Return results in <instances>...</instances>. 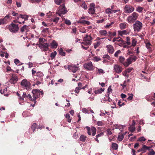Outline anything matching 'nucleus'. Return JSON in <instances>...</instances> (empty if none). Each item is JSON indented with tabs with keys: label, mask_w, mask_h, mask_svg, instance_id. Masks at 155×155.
<instances>
[{
	"label": "nucleus",
	"mask_w": 155,
	"mask_h": 155,
	"mask_svg": "<svg viewBox=\"0 0 155 155\" xmlns=\"http://www.w3.org/2000/svg\"><path fill=\"white\" fill-rule=\"evenodd\" d=\"M132 56L131 55L126 60V61H125V58L122 56L119 57V60L120 63L123 64L125 67H128L130 64L132 63V61H135L137 59L136 56H134L132 57Z\"/></svg>",
	"instance_id": "f257e3e1"
},
{
	"label": "nucleus",
	"mask_w": 155,
	"mask_h": 155,
	"mask_svg": "<svg viewBox=\"0 0 155 155\" xmlns=\"http://www.w3.org/2000/svg\"><path fill=\"white\" fill-rule=\"evenodd\" d=\"M32 74L33 76H35V80H37L39 81L43 80L44 75L42 72L40 71L36 72V71H35L34 69H33L32 70Z\"/></svg>",
	"instance_id": "f03ea898"
},
{
	"label": "nucleus",
	"mask_w": 155,
	"mask_h": 155,
	"mask_svg": "<svg viewBox=\"0 0 155 155\" xmlns=\"http://www.w3.org/2000/svg\"><path fill=\"white\" fill-rule=\"evenodd\" d=\"M138 16V13L134 12L127 17V20L129 23H133L137 19Z\"/></svg>",
	"instance_id": "7ed1b4c3"
},
{
	"label": "nucleus",
	"mask_w": 155,
	"mask_h": 155,
	"mask_svg": "<svg viewBox=\"0 0 155 155\" xmlns=\"http://www.w3.org/2000/svg\"><path fill=\"white\" fill-rule=\"evenodd\" d=\"M92 38L89 35H86V36L83 38V42L81 44L86 46L90 45L92 43Z\"/></svg>",
	"instance_id": "20e7f679"
},
{
	"label": "nucleus",
	"mask_w": 155,
	"mask_h": 155,
	"mask_svg": "<svg viewBox=\"0 0 155 155\" xmlns=\"http://www.w3.org/2000/svg\"><path fill=\"white\" fill-rule=\"evenodd\" d=\"M68 11L65 8L64 4L60 5L58 8V12H56V14L59 16L61 17L62 15L65 14Z\"/></svg>",
	"instance_id": "39448f33"
},
{
	"label": "nucleus",
	"mask_w": 155,
	"mask_h": 155,
	"mask_svg": "<svg viewBox=\"0 0 155 155\" xmlns=\"http://www.w3.org/2000/svg\"><path fill=\"white\" fill-rule=\"evenodd\" d=\"M133 27L134 31L139 32L143 27L142 23L140 21H137L134 24Z\"/></svg>",
	"instance_id": "423d86ee"
},
{
	"label": "nucleus",
	"mask_w": 155,
	"mask_h": 155,
	"mask_svg": "<svg viewBox=\"0 0 155 155\" xmlns=\"http://www.w3.org/2000/svg\"><path fill=\"white\" fill-rule=\"evenodd\" d=\"M21 84L23 88L27 90H29L31 87L30 83L26 79L23 80L21 82Z\"/></svg>",
	"instance_id": "0eeeda50"
},
{
	"label": "nucleus",
	"mask_w": 155,
	"mask_h": 155,
	"mask_svg": "<svg viewBox=\"0 0 155 155\" xmlns=\"http://www.w3.org/2000/svg\"><path fill=\"white\" fill-rule=\"evenodd\" d=\"M32 93L33 94V97L35 98V101L37 98L40 97V94L42 97L44 94L42 91H40L37 89H33L32 91Z\"/></svg>",
	"instance_id": "6e6552de"
},
{
	"label": "nucleus",
	"mask_w": 155,
	"mask_h": 155,
	"mask_svg": "<svg viewBox=\"0 0 155 155\" xmlns=\"http://www.w3.org/2000/svg\"><path fill=\"white\" fill-rule=\"evenodd\" d=\"M19 27L18 24L12 23L9 25L8 26V29L11 32L13 33H16L18 32L19 30Z\"/></svg>",
	"instance_id": "1a4fd4ad"
},
{
	"label": "nucleus",
	"mask_w": 155,
	"mask_h": 155,
	"mask_svg": "<svg viewBox=\"0 0 155 155\" xmlns=\"http://www.w3.org/2000/svg\"><path fill=\"white\" fill-rule=\"evenodd\" d=\"M86 128L87 129V132L89 135H91V134L92 136H94L96 135L97 129L95 127H86Z\"/></svg>",
	"instance_id": "9d476101"
},
{
	"label": "nucleus",
	"mask_w": 155,
	"mask_h": 155,
	"mask_svg": "<svg viewBox=\"0 0 155 155\" xmlns=\"http://www.w3.org/2000/svg\"><path fill=\"white\" fill-rule=\"evenodd\" d=\"M134 8L130 5H126L124 8V12L126 14H130L133 12Z\"/></svg>",
	"instance_id": "9b49d317"
},
{
	"label": "nucleus",
	"mask_w": 155,
	"mask_h": 155,
	"mask_svg": "<svg viewBox=\"0 0 155 155\" xmlns=\"http://www.w3.org/2000/svg\"><path fill=\"white\" fill-rule=\"evenodd\" d=\"M84 67L86 69L89 71L93 70L94 69V67L91 61L84 64Z\"/></svg>",
	"instance_id": "f8f14e48"
},
{
	"label": "nucleus",
	"mask_w": 155,
	"mask_h": 155,
	"mask_svg": "<svg viewBox=\"0 0 155 155\" xmlns=\"http://www.w3.org/2000/svg\"><path fill=\"white\" fill-rule=\"evenodd\" d=\"M49 44L48 43H45L39 46L41 48L42 51H47L49 49Z\"/></svg>",
	"instance_id": "ddd939ff"
},
{
	"label": "nucleus",
	"mask_w": 155,
	"mask_h": 155,
	"mask_svg": "<svg viewBox=\"0 0 155 155\" xmlns=\"http://www.w3.org/2000/svg\"><path fill=\"white\" fill-rule=\"evenodd\" d=\"M10 20L9 15H6L4 18L0 19V25H4L7 23Z\"/></svg>",
	"instance_id": "4468645a"
},
{
	"label": "nucleus",
	"mask_w": 155,
	"mask_h": 155,
	"mask_svg": "<svg viewBox=\"0 0 155 155\" xmlns=\"http://www.w3.org/2000/svg\"><path fill=\"white\" fill-rule=\"evenodd\" d=\"M18 80V78L17 76L15 74H13L12 75L9 82L12 84H15L17 82Z\"/></svg>",
	"instance_id": "2eb2a0df"
},
{
	"label": "nucleus",
	"mask_w": 155,
	"mask_h": 155,
	"mask_svg": "<svg viewBox=\"0 0 155 155\" xmlns=\"http://www.w3.org/2000/svg\"><path fill=\"white\" fill-rule=\"evenodd\" d=\"M95 4L94 3H91L90 5L89 8L88 9V12L91 14L95 13Z\"/></svg>",
	"instance_id": "dca6fc26"
},
{
	"label": "nucleus",
	"mask_w": 155,
	"mask_h": 155,
	"mask_svg": "<svg viewBox=\"0 0 155 155\" xmlns=\"http://www.w3.org/2000/svg\"><path fill=\"white\" fill-rule=\"evenodd\" d=\"M68 69L70 71H71L73 73H75L78 70V68L75 65L71 64L68 66Z\"/></svg>",
	"instance_id": "f3484780"
},
{
	"label": "nucleus",
	"mask_w": 155,
	"mask_h": 155,
	"mask_svg": "<svg viewBox=\"0 0 155 155\" xmlns=\"http://www.w3.org/2000/svg\"><path fill=\"white\" fill-rule=\"evenodd\" d=\"M115 72L118 74L120 73L122 71L123 68L120 66L118 64H115L114 67Z\"/></svg>",
	"instance_id": "a211bd4d"
},
{
	"label": "nucleus",
	"mask_w": 155,
	"mask_h": 155,
	"mask_svg": "<svg viewBox=\"0 0 155 155\" xmlns=\"http://www.w3.org/2000/svg\"><path fill=\"white\" fill-rule=\"evenodd\" d=\"M107 49V52L110 54H113L114 51L113 47L110 45H107L106 46Z\"/></svg>",
	"instance_id": "6ab92c4d"
},
{
	"label": "nucleus",
	"mask_w": 155,
	"mask_h": 155,
	"mask_svg": "<svg viewBox=\"0 0 155 155\" xmlns=\"http://www.w3.org/2000/svg\"><path fill=\"white\" fill-rule=\"evenodd\" d=\"M78 23L82 24L84 25H89L91 24V23L89 21L86 20H80L78 21Z\"/></svg>",
	"instance_id": "aec40b11"
},
{
	"label": "nucleus",
	"mask_w": 155,
	"mask_h": 155,
	"mask_svg": "<svg viewBox=\"0 0 155 155\" xmlns=\"http://www.w3.org/2000/svg\"><path fill=\"white\" fill-rule=\"evenodd\" d=\"M128 26V25L127 23H122L119 24V27L121 29H124L126 28Z\"/></svg>",
	"instance_id": "412c9836"
},
{
	"label": "nucleus",
	"mask_w": 155,
	"mask_h": 155,
	"mask_svg": "<svg viewBox=\"0 0 155 155\" xmlns=\"http://www.w3.org/2000/svg\"><path fill=\"white\" fill-rule=\"evenodd\" d=\"M104 88H101L100 89H95L94 91V92L95 94H100L102 93V92L104 91Z\"/></svg>",
	"instance_id": "4be33fe9"
},
{
	"label": "nucleus",
	"mask_w": 155,
	"mask_h": 155,
	"mask_svg": "<svg viewBox=\"0 0 155 155\" xmlns=\"http://www.w3.org/2000/svg\"><path fill=\"white\" fill-rule=\"evenodd\" d=\"M119 35L122 36L123 35H127L128 33V31L127 30L123 31H119L117 32Z\"/></svg>",
	"instance_id": "5701e85b"
},
{
	"label": "nucleus",
	"mask_w": 155,
	"mask_h": 155,
	"mask_svg": "<svg viewBox=\"0 0 155 155\" xmlns=\"http://www.w3.org/2000/svg\"><path fill=\"white\" fill-rule=\"evenodd\" d=\"M100 34L102 36H106L107 35V32L106 30H102L99 31Z\"/></svg>",
	"instance_id": "b1692460"
},
{
	"label": "nucleus",
	"mask_w": 155,
	"mask_h": 155,
	"mask_svg": "<svg viewBox=\"0 0 155 155\" xmlns=\"http://www.w3.org/2000/svg\"><path fill=\"white\" fill-rule=\"evenodd\" d=\"M50 44L52 48H56L58 45V43L54 40Z\"/></svg>",
	"instance_id": "393cba45"
},
{
	"label": "nucleus",
	"mask_w": 155,
	"mask_h": 155,
	"mask_svg": "<svg viewBox=\"0 0 155 155\" xmlns=\"http://www.w3.org/2000/svg\"><path fill=\"white\" fill-rule=\"evenodd\" d=\"M104 134V133L103 132H101L99 134H97L96 136V138H94L95 141L97 143H99V140L98 139V138L103 136Z\"/></svg>",
	"instance_id": "a878e982"
},
{
	"label": "nucleus",
	"mask_w": 155,
	"mask_h": 155,
	"mask_svg": "<svg viewBox=\"0 0 155 155\" xmlns=\"http://www.w3.org/2000/svg\"><path fill=\"white\" fill-rule=\"evenodd\" d=\"M28 27V26L25 25H24L21 29H20V31L21 32H23L24 31H26V32L28 31V30L27 29V28Z\"/></svg>",
	"instance_id": "bb28decb"
},
{
	"label": "nucleus",
	"mask_w": 155,
	"mask_h": 155,
	"mask_svg": "<svg viewBox=\"0 0 155 155\" xmlns=\"http://www.w3.org/2000/svg\"><path fill=\"white\" fill-rule=\"evenodd\" d=\"M54 2L56 5H59L61 3L64 4V0H54Z\"/></svg>",
	"instance_id": "cd10ccee"
},
{
	"label": "nucleus",
	"mask_w": 155,
	"mask_h": 155,
	"mask_svg": "<svg viewBox=\"0 0 155 155\" xmlns=\"http://www.w3.org/2000/svg\"><path fill=\"white\" fill-rule=\"evenodd\" d=\"M150 148L151 147H147L146 145H143L142 148H141L142 151H143V152H146L147 150H149Z\"/></svg>",
	"instance_id": "c85d7f7f"
},
{
	"label": "nucleus",
	"mask_w": 155,
	"mask_h": 155,
	"mask_svg": "<svg viewBox=\"0 0 155 155\" xmlns=\"http://www.w3.org/2000/svg\"><path fill=\"white\" fill-rule=\"evenodd\" d=\"M145 43L146 44V48L148 49L150 51H151L152 49L151 48V46H152V45L150 44V43L149 42H145Z\"/></svg>",
	"instance_id": "c756f323"
},
{
	"label": "nucleus",
	"mask_w": 155,
	"mask_h": 155,
	"mask_svg": "<svg viewBox=\"0 0 155 155\" xmlns=\"http://www.w3.org/2000/svg\"><path fill=\"white\" fill-rule=\"evenodd\" d=\"M80 6L85 10H86L87 8V5L84 1L82 2Z\"/></svg>",
	"instance_id": "7c9ffc66"
},
{
	"label": "nucleus",
	"mask_w": 155,
	"mask_h": 155,
	"mask_svg": "<svg viewBox=\"0 0 155 155\" xmlns=\"http://www.w3.org/2000/svg\"><path fill=\"white\" fill-rule=\"evenodd\" d=\"M125 134H122L121 135H118L117 137V140L120 141H121L124 138Z\"/></svg>",
	"instance_id": "2f4dec72"
},
{
	"label": "nucleus",
	"mask_w": 155,
	"mask_h": 155,
	"mask_svg": "<svg viewBox=\"0 0 155 155\" xmlns=\"http://www.w3.org/2000/svg\"><path fill=\"white\" fill-rule=\"evenodd\" d=\"M59 19V17L54 16V18H51V20L54 22L56 23L58 22Z\"/></svg>",
	"instance_id": "473e14b6"
},
{
	"label": "nucleus",
	"mask_w": 155,
	"mask_h": 155,
	"mask_svg": "<svg viewBox=\"0 0 155 155\" xmlns=\"http://www.w3.org/2000/svg\"><path fill=\"white\" fill-rule=\"evenodd\" d=\"M87 137L83 135H81L80 136V140L82 142H85Z\"/></svg>",
	"instance_id": "72a5a7b5"
},
{
	"label": "nucleus",
	"mask_w": 155,
	"mask_h": 155,
	"mask_svg": "<svg viewBox=\"0 0 155 155\" xmlns=\"http://www.w3.org/2000/svg\"><path fill=\"white\" fill-rule=\"evenodd\" d=\"M27 97L30 100L33 101H34V103L36 102V101H35V98H34L32 97L31 96L30 94H28L27 96Z\"/></svg>",
	"instance_id": "f704fd0d"
},
{
	"label": "nucleus",
	"mask_w": 155,
	"mask_h": 155,
	"mask_svg": "<svg viewBox=\"0 0 155 155\" xmlns=\"http://www.w3.org/2000/svg\"><path fill=\"white\" fill-rule=\"evenodd\" d=\"M45 39L43 38H40L39 39V46L41 45V44H42L44 43L45 41H46Z\"/></svg>",
	"instance_id": "c9c22d12"
},
{
	"label": "nucleus",
	"mask_w": 155,
	"mask_h": 155,
	"mask_svg": "<svg viewBox=\"0 0 155 155\" xmlns=\"http://www.w3.org/2000/svg\"><path fill=\"white\" fill-rule=\"evenodd\" d=\"M118 145L116 143H113L112 144V148L115 150H117L118 149Z\"/></svg>",
	"instance_id": "e433bc0d"
},
{
	"label": "nucleus",
	"mask_w": 155,
	"mask_h": 155,
	"mask_svg": "<svg viewBox=\"0 0 155 155\" xmlns=\"http://www.w3.org/2000/svg\"><path fill=\"white\" fill-rule=\"evenodd\" d=\"M38 125L36 123H34L33 124L31 127V128L33 132H34L35 130L37 128Z\"/></svg>",
	"instance_id": "4c0bfd02"
},
{
	"label": "nucleus",
	"mask_w": 155,
	"mask_h": 155,
	"mask_svg": "<svg viewBox=\"0 0 155 155\" xmlns=\"http://www.w3.org/2000/svg\"><path fill=\"white\" fill-rule=\"evenodd\" d=\"M109 36L110 38H112L113 37L115 36L116 35V32H112L111 31L108 32Z\"/></svg>",
	"instance_id": "58836bf2"
},
{
	"label": "nucleus",
	"mask_w": 155,
	"mask_h": 155,
	"mask_svg": "<svg viewBox=\"0 0 155 155\" xmlns=\"http://www.w3.org/2000/svg\"><path fill=\"white\" fill-rule=\"evenodd\" d=\"M59 53L60 55L62 56H65L66 54L63 51V50L62 48H60V49L59 50Z\"/></svg>",
	"instance_id": "ea45409f"
},
{
	"label": "nucleus",
	"mask_w": 155,
	"mask_h": 155,
	"mask_svg": "<svg viewBox=\"0 0 155 155\" xmlns=\"http://www.w3.org/2000/svg\"><path fill=\"white\" fill-rule=\"evenodd\" d=\"M132 45L134 47L136 45L137 41H136V39L134 38H132Z\"/></svg>",
	"instance_id": "a19ab883"
},
{
	"label": "nucleus",
	"mask_w": 155,
	"mask_h": 155,
	"mask_svg": "<svg viewBox=\"0 0 155 155\" xmlns=\"http://www.w3.org/2000/svg\"><path fill=\"white\" fill-rule=\"evenodd\" d=\"M57 54V52L56 51H54L53 52L51 53V59H53L55 56Z\"/></svg>",
	"instance_id": "79ce46f5"
},
{
	"label": "nucleus",
	"mask_w": 155,
	"mask_h": 155,
	"mask_svg": "<svg viewBox=\"0 0 155 155\" xmlns=\"http://www.w3.org/2000/svg\"><path fill=\"white\" fill-rule=\"evenodd\" d=\"M143 9V7L138 6L136 8V11L139 12L140 13L142 12Z\"/></svg>",
	"instance_id": "37998d69"
},
{
	"label": "nucleus",
	"mask_w": 155,
	"mask_h": 155,
	"mask_svg": "<svg viewBox=\"0 0 155 155\" xmlns=\"http://www.w3.org/2000/svg\"><path fill=\"white\" fill-rule=\"evenodd\" d=\"M42 32L45 34H47L49 32V28H44L42 31Z\"/></svg>",
	"instance_id": "c03bdc74"
},
{
	"label": "nucleus",
	"mask_w": 155,
	"mask_h": 155,
	"mask_svg": "<svg viewBox=\"0 0 155 155\" xmlns=\"http://www.w3.org/2000/svg\"><path fill=\"white\" fill-rule=\"evenodd\" d=\"M112 91V89L111 88V86H110L107 89V93L108 96H109V94H110Z\"/></svg>",
	"instance_id": "a18cd8bd"
},
{
	"label": "nucleus",
	"mask_w": 155,
	"mask_h": 155,
	"mask_svg": "<svg viewBox=\"0 0 155 155\" xmlns=\"http://www.w3.org/2000/svg\"><path fill=\"white\" fill-rule=\"evenodd\" d=\"M115 44L118 45L120 46L123 47V45L125 44V43L124 41L123 42H121L119 43L115 42Z\"/></svg>",
	"instance_id": "49530a36"
},
{
	"label": "nucleus",
	"mask_w": 155,
	"mask_h": 155,
	"mask_svg": "<svg viewBox=\"0 0 155 155\" xmlns=\"http://www.w3.org/2000/svg\"><path fill=\"white\" fill-rule=\"evenodd\" d=\"M103 58H107L109 60H110V57L107 54L104 55L103 56Z\"/></svg>",
	"instance_id": "de8ad7c7"
},
{
	"label": "nucleus",
	"mask_w": 155,
	"mask_h": 155,
	"mask_svg": "<svg viewBox=\"0 0 155 155\" xmlns=\"http://www.w3.org/2000/svg\"><path fill=\"white\" fill-rule=\"evenodd\" d=\"M135 129V127H130L129 128V130L131 132V133H133L134 132Z\"/></svg>",
	"instance_id": "09e8293b"
},
{
	"label": "nucleus",
	"mask_w": 155,
	"mask_h": 155,
	"mask_svg": "<svg viewBox=\"0 0 155 155\" xmlns=\"http://www.w3.org/2000/svg\"><path fill=\"white\" fill-rule=\"evenodd\" d=\"M14 62L17 65H19L20 64V61L17 59H15Z\"/></svg>",
	"instance_id": "8fccbe9b"
},
{
	"label": "nucleus",
	"mask_w": 155,
	"mask_h": 155,
	"mask_svg": "<svg viewBox=\"0 0 155 155\" xmlns=\"http://www.w3.org/2000/svg\"><path fill=\"white\" fill-rule=\"evenodd\" d=\"M146 140V139L143 137H142L140 138H139L137 140V141H145Z\"/></svg>",
	"instance_id": "3c124183"
},
{
	"label": "nucleus",
	"mask_w": 155,
	"mask_h": 155,
	"mask_svg": "<svg viewBox=\"0 0 155 155\" xmlns=\"http://www.w3.org/2000/svg\"><path fill=\"white\" fill-rule=\"evenodd\" d=\"M89 108H88V109H86V108H84L82 110L83 112L85 113H89Z\"/></svg>",
	"instance_id": "603ef678"
},
{
	"label": "nucleus",
	"mask_w": 155,
	"mask_h": 155,
	"mask_svg": "<svg viewBox=\"0 0 155 155\" xmlns=\"http://www.w3.org/2000/svg\"><path fill=\"white\" fill-rule=\"evenodd\" d=\"M27 95L25 93H24L22 97H21L20 99L21 100H24V98L27 97Z\"/></svg>",
	"instance_id": "864d4df0"
},
{
	"label": "nucleus",
	"mask_w": 155,
	"mask_h": 155,
	"mask_svg": "<svg viewBox=\"0 0 155 155\" xmlns=\"http://www.w3.org/2000/svg\"><path fill=\"white\" fill-rule=\"evenodd\" d=\"M94 60L96 61H98L101 60V59L99 57L95 56L94 57Z\"/></svg>",
	"instance_id": "5fc2aeb1"
},
{
	"label": "nucleus",
	"mask_w": 155,
	"mask_h": 155,
	"mask_svg": "<svg viewBox=\"0 0 155 155\" xmlns=\"http://www.w3.org/2000/svg\"><path fill=\"white\" fill-rule=\"evenodd\" d=\"M127 41L126 42V44L128 45H130L131 43L130 41V38L128 37H127L126 38Z\"/></svg>",
	"instance_id": "6e6d98bb"
},
{
	"label": "nucleus",
	"mask_w": 155,
	"mask_h": 155,
	"mask_svg": "<svg viewBox=\"0 0 155 155\" xmlns=\"http://www.w3.org/2000/svg\"><path fill=\"white\" fill-rule=\"evenodd\" d=\"M121 53L120 50H118L114 54V55L116 57H118V54Z\"/></svg>",
	"instance_id": "4d7b16f0"
},
{
	"label": "nucleus",
	"mask_w": 155,
	"mask_h": 155,
	"mask_svg": "<svg viewBox=\"0 0 155 155\" xmlns=\"http://www.w3.org/2000/svg\"><path fill=\"white\" fill-rule=\"evenodd\" d=\"M101 42L100 41H97L96 44L94 45V48L96 49L100 45Z\"/></svg>",
	"instance_id": "13d9d810"
},
{
	"label": "nucleus",
	"mask_w": 155,
	"mask_h": 155,
	"mask_svg": "<svg viewBox=\"0 0 155 155\" xmlns=\"http://www.w3.org/2000/svg\"><path fill=\"white\" fill-rule=\"evenodd\" d=\"M28 0L30 2H31L32 3H35V2L38 3V2H39L41 1V0Z\"/></svg>",
	"instance_id": "bf43d9fd"
},
{
	"label": "nucleus",
	"mask_w": 155,
	"mask_h": 155,
	"mask_svg": "<svg viewBox=\"0 0 155 155\" xmlns=\"http://www.w3.org/2000/svg\"><path fill=\"white\" fill-rule=\"evenodd\" d=\"M97 125L99 126H102L104 125L102 121H98L97 122Z\"/></svg>",
	"instance_id": "052dcab7"
},
{
	"label": "nucleus",
	"mask_w": 155,
	"mask_h": 155,
	"mask_svg": "<svg viewBox=\"0 0 155 155\" xmlns=\"http://www.w3.org/2000/svg\"><path fill=\"white\" fill-rule=\"evenodd\" d=\"M81 89L80 88L78 87H77L75 88V93L78 94L80 90Z\"/></svg>",
	"instance_id": "680f3d73"
},
{
	"label": "nucleus",
	"mask_w": 155,
	"mask_h": 155,
	"mask_svg": "<svg viewBox=\"0 0 155 155\" xmlns=\"http://www.w3.org/2000/svg\"><path fill=\"white\" fill-rule=\"evenodd\" d=\"M133 94H131L127 98V99L129 101L133 99Z\"/></svg>",
	"instance_id": "e2e57ef3"
},
{
	"label": "nucleus",
	"mask_w": 155,
	"mask_h": 155,
	"mask_svg": "<svg viewBox=\"0 0 155 155\" xmlns=\"http://www.w3.org/2000/svg\"><path fill=\"white\" fill-rule=\"evenodd\" d=\"M107 134L109 135H110L112 134V132L110 129H108L106 130Z\"/></svg>",
	"instance_id": "0e129e2a"
},
{
	"label": "nucleus",
	"mask_w": 155,
	"mask_h": 155,
	"mask_svg": "<svg viewBox=\"0 0 155 155\" xmlns=\"http://www.w3.org/2000/svg\"><path fill=\"white\" fill-rule=\"evenodd\" d=\"M106 12L107 14L111 13V9L110 8H107L106 10Z\"/></svg>",
	"instance_id": "69168bd1"
},
{
	"label": "nucleus",
	"mask_w": 155,
	"mask_h": 155,
	"mask_svg": "<svg viewBox=\"0 0 155 155\" xmlns=\"http://www.w3.org/2000/svg\"><path fill=\"white\" fill-rule=\"evenodd\" d=\"M65 23L66 24L70 25L71 24V22L70 20H66L65 21Z\"/></svg>",
	"instance_id": "338daca9"
},
{
	"label": "nucleus",
	"mask_w": 155,
	"mask_h": 155,
	"mask_svg": "<svg viewBox=\"0 0 155 155\" xmlns=\"http://www.w3.org/2000/svg\"><path fill=\"white\" fill-rule=\"evenodd\" d=\"M133 69L132 68H128L125 71L127 73H129L132 71Z\"/></svg>",
	"instance_id": "774afa93"
}]
</instances>
